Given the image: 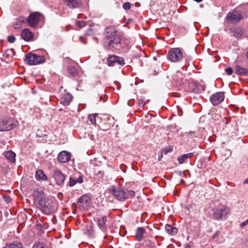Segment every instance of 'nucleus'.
<instances>
[{"mask_svg":"<svg viewBox=\"0 0 248 248\" xmlns=\"http://www.w3.org/2000/svg\"><path fill=\"white\" fill-rule=\"evenodd\" d=\"M32 196L34 202L42 212L48 215L53 212L54 202L51 199L46 197L43 190L39 188L34 190Z\"/></svg>","mask_w":248,"mask_h":248,"instance_id":"1","label":"nucleus"},{"mask_svg":"<svg viewBox=\"0 0 248 248\" xmlns=\"http://www.w3.org/2000/svg\"><path fill=\"white\" fill-rule=\"evenodd\" d=\"M120 45L121 38L116 29L112 26L107 28L104 46L109 50H113L120 47Z\"/></svg>","mask_w":248,"mask_h":248,"instance_id":"2","label":"nucleus"},{"mask_svg":"<svg viewBox=\"0 0 248 248\" xmlns=\"http://www.w3.org/2000/svg\"><path fill=\"white\" fill-rule=\"evenodd\" d=\"M110 193L118 201H124L134 196L135 192L132 190L125 189L124 188L112 186L110 188Z\"/></svg>","mask_w":248,"mask_h":248,"instance_id":"3","label":"nucleus"},{"mask_svg":"<svg viewBox=\"0 0 248 248\" xmlns=\"http://www.w3.org/2000/svg\"><path fill=\"white\" fill-rule=\"evenodd\" d=\"M25 61L29 65H36L44 62L45 59L43 56L29 53L26 55Z\"/></svg>","mask_w":248,"mask_h":248,"instance_id":"4","label":"nucleus"},{"mask_svg":"<svg viewBox=\"0 0 248 248\" xmlns=\"http://www.w3.org/2000/svg\"><path fill=\"white\" fill-rule=\"evenodd\" d=\"M42 17L43 16L40 13H32L28 17L27 23L30 27L36 28L38 27Z\"/></svg>","mask_w":248,"mask_h":248,"instance_id":"5","label":"nucleus"},{"mask_svg":"<svg viewBox=\"0 0 248 248\" xmlns=\"http://www.w3.org/2000/svg\"><path fill=\"white\" fill-rule=\"evenodd\" d=\"M13 119L4 117L0 119V131H10L14 128Z\"/></svg>","mask_w":248,"mask_h":248,"instance_id":"6","label":"nucleus"},{"mask_svg":"<svg viewBox=\"0 0 248 248\" xmlns=\"http://www.w3.org/2000/svg\"><path fill=\"white\" fill-rule=\"evenodd\" d=\"M183 57V53L179 48H173L168 52V58L172 62H177Z\"/></svg>","mask_w":248,"mask_h":248,"instance_id":"7","label":"nucleus"},{"mask_svg":"<svg viewBox=\"0 0 248 248\" xmlns=\"http://www.w3.org/2000/svg\"><path fill=\"white\" fill-rule=\"evenodd\" d=\"M225 98L224 93L217 92L213 94L210 97V101L213 106H217L221 103Z\"/></svg>","mask_w":248,"mask_h":248,"instance_id":"8","label":"nucleus"},{"mask_svg":"<svg viewBox=\"0 0 248 248\" xmlns=\"http://www.w3.org/2000/svg\"><path fill=\"white\" fill-rule=\"evenodd\" d=\"M53 177L56 181V184L59 186L63 184L65 177L62 172L58 169L54 170Z\"/></svg>","mask_w":248,"mask_h":248,"instance_id":"9","label":"nucleus"},{"mask_svg":"<svg viewBox=\"0 0 248 248\" xmlns=\"http://www.w3.org/2000/svg\"><path fill=\"white\" fill-rule=\"evenodd\" d=\"M64 4L70 9L80 8L82 5V0H62Z\"/></svg>","mask_w":248,"mask_h":248,"instance_id":"10","label":"nucleus"},{"mask_svg":"<svg viewBox=\"0 0 248 248\" xmlns=\"http://www.w3.org/2000/svg\"><path fill=\"white\" fill-rule=\"evenodd\" d=\"M229 212V209L226 207H223L220 209H217L213 214L214 218L217 219L222 218L223 217H225Z\"/></svg>","mask_w":248,"mask_h":248,"instance_id":"11","label":"nucleus"},{"mask_svg":"<svg viewBox=\"0 0 248 248\" xmlns=\"http://www.w3.org/2000/svg\"><path fill=\"white\" fill-rule=\"evenodd\" d=\"M107 63L108 66H113L116 63L120 65H124V61L123 58L121 57L111 56L108 59Z\"/></svg>","mask_w":248,"mask_h":248,"instance_id":"12","label":"nucleus"},{"mask_svg":"<svg viewBox=\"0 0 248 248\" xmlns=\"http://www.w3.org/2000/svg\"><path fill=\"white\" fill-rule=\"evenodd\" d=\"M91 201L90 197L86 195L82 196L78 199L79 206L83 209H87L90 206Z\"/></svg>","mask_w":248,"mask_h":248,"instance_id":"13","label":"nucleus"},{"mask_svg":"<svg viewBox=\"0 0 248 248\" xmlns=\"http://www.w3.org/2000/svg\"><path fill=\"white\" fill-rule=\"evenodd\" d=\"M228 22L231 23H236L242 19L241 15L238 13H230L227 16Z\"/></svg>","mask_w":248,"mask_h":248,"instance_id":"14","label":"nucleus"},{"mask_svg":"<svg viewBox=\"0 0 248 248\" xmlns=\"http://www.w3.org/2000/svg\"><path fill=\"white\" fill-rule=\"evenodd\" d=\"M71 157L70 153L67 151H63L60 152L58 156V160L61 163L68 162Z\"/></svg>","mask_w":248,"mask_h":248,"instance_id":"15","label":"nucleus"},{"mask_svg":"<svg viewBox=\"0 0 248 248\" xmlns=\"http://www.w3.org/2000/svg\"><path fill=\"white\" fill-rule=\"evenodd\" d=\"M22 38L26 41H30L34 37L33 33L29 29H24L21 33Z\"/></svg>","mask_w":248,"mask_h":248,"instance_id":"16","label":"nucleus"},{"mask_svg":"<svg viewBox=\"0 0 248 248\" xmlns=\"http://www.w3.org/2000/svg\"><path fill=\"white\" fill-rule=\"evenodd\" d=\"M73 98L72 95L69 93L63 94L61 99V103L64 106L68 105Z\"/></svg>","mask_w":248,"mask_h":248,"instance_id":"17","label":"nucleus"},{"mask_svg":"<svg viewBox=\"0 0 248 248\" xmlns=\"http://www.w3.org/2000/svg\"><path fill=\"white\" fill-rule=\"evenodd\" d=\"M202 85L197 81H191L189 84L190 90L195 93H200Z\"/></svg>","mask_w":248,"mask_h":248,"instance_id":"18","label":"nucleus"},{"mask_svg":"<svg viewBox=\"0 0 248 248\" xmlns=\"http://www.w3.org/2000/svg\"><path fill=\"white\" fill-rule=\"evenodd\" d=\"M106 221L107 217L105 216L98 218L97 225L99 228L104 232L107 229L106 226Z\"/></svg>","mask_w":248,"mask_h":248,"instance_id":"19","label":"nucleus"},{"mask_svg":"<svg viewBox=\"0 0 248 248\" xmlns=\"http://www.w3.org/2000/svg\"><path fill=\"white\" fill-rule=\"evenodd\" d=\"M145 233V230L143 227H138L136 231V237L138 241H141L143 238V235Z\"/></svg>","mask_w":248,"mask_h":248,"instance_id":"20","label":"nucleus"},{"mask_svg":"<svg viewBox=\"0 0 248 248\" xmlns=\"http://www.w3.org/2000/svg\"><path fill=\"white\" fill-rule=\"evenodd\" d=\"M235 73L240 76H248V69L245 68L240 65H236L235 67Z\"/></svg>","mask_w":248,"mask_h":248,"instance_id":"21","label":"nucleus"},{"mask_svg":"<svg viewBox=\"0 0 248 248\" xmlns=\"http://www.w3.org/2000/svg\"><path fill=\"white\" fill-rule=\"evenodd\" d=\"M35 178L37 180L39 181H46L47 180L46 175L41 170H36L35 173Z\"/></svg>","mask_w":248,"mask_h":248,"instance_id":"22","label":"nucleus"},{"mask_svg":"<svg viewBox=\"0 0 248 248\" xmlns=\"http://www.w3.org/2000/svg\"><path fill=\"white\" fill-rule=\"evenodd\" d=\"M165 230L168 234L173 235L177 233L178 230L176 227H172L171 225L167 224L165 226Z\"/></svg>","mask_w":248,"mask_h":248,"instance_id":"23","label":"nucleus"},{"mask_svg":"<svg viewBox=\"0 0 248 248\" xmlns=\"http://www.w3.org/2000/svg\"><path fill=\"white\" fill-rule=\"evenodd\" d=\"M16 154L12 151H7L5 153V157L11 162L16 161Z\"/></svg>","mask_w":248,"mask_h":248,"instance_id":"24","label":"nucleus"},{"mask_svg":"<svg viewBox=\"0 0 248 248\" xmlns=\"http://www.w3.org/2000/svg\"><path fill=\"white\" fill-rule=\"evenodd\" d=\"M192 153L184 154L178 157L177 160L180 164L184 163L186 159L192 156Z\"/></svg>","mask_w":248,"mask_h":248,"instance_id":"25","label":"nucleus"},{"mask_svg":"<svg viewBox=\"0 0 248 248\" xmlns=\"http://www.w3.org/2000/svg\"><path fill=\"white\" fill-rule=\"evenodd\" d=\"M3 248H23V246L20 242H14L7 244Z\"/></svg>","mask_w":248,"mask_h":248,"instance_id":"26","label":"nucleus"},{"mask_svg":"<svg viewBox=\"0 0 248 248\" xmlns=\"http://www.w3.org/2000/svg\"><path fill=\"white\" fill-rule=\"evenodd\" d=\"M219 235V232L217 231L216 232V233L213 235L212 237V239L215 240L218 243H222L225 241V239L222 236L218 237Z\"/></svg>","mask_w":248,"mask_h":248,"instance_id":"27","label":"nucleus"},{"mask_svg":"<svg viewBox=\"0 0 248 248\" xmlns=\"http://www.w3.org/2000/svg\"><path fill=\"white\" fill-rule=\"evenodd\" d=\"M243 34V31L241 28H236L233 31V35L237 38H240Z\"/></svg>","mask_w":248,"mask_h":248,"instance_id":"28","label":"nucleus"},{"mask_svg":"<svg viewBox=\"0 0 248 248\" xmlns=\"http://www.w3.org/2000/svg\"><path fill=\"white\" fill-rule=\"evenodd\" d=\"M97 115V113H93L88 116V119L92 124L95 125L96 124V117Z\"/></svg>","mask_w":248,"mask_h":248,"instance_id":"29","label":"nucleus"},{"mask_svg":"<svg viewBox=\"0 0 248 248\" xmlns=\"http://www.w3.org/2000/svg\"><path fill=\"white\" fill-rule=\"evenodd\" d=\"M32 248H48L47 246L43 242L35 243Z\"/></svg>","mask_w":248,"mask_h":248,"instance_id":"30","label":"nucleus"},{"mask_svg":"<svg viewBox=\"0 0 248 248\" xmlns=\"http://www.w3.org/2000/svg\"><path fill=\"white\" fill-rule=\"evenodd\" d=\"M68 71L70 75L71 76H75L77 74V70L74 66H69L68 68Z\"/></svg>","mask_w":248,"mask_h":248,"instance_id":"31","label":"nucleus"},{"mask_svg":"<svg viewBox=\"0 0 248 248\" xmlns=\"http://www.w3.org/2000/svg\"><path fill=\"white\" fill-rule=\"evenodd\" d=\"M76 184V181L74 179V178L73 177H70L69 178V180L68 182V185L72 187L74 186Z\"/></svg>","mask_w":248,"mask_h":248,"instance_id":"32","label":"nucleus"},{"mask_svg":"<svg viewBox=\"0 0 248 248\" xmlns=\"http://www.w3.org/2000/svg\"><path fill=\"white\" fill-rule=\"evenodd\" d=\"M131 7V4L129 2H125L123 4V8L125 10H129Z\"/></svg>","mask_w":248,"mask_h":248,"instance_id":"33","label":"nucleus"},{"mask_svg":"<svg viewBox=\"0 0 248 248\" xmlns=\"http://www.w3.org/2000/svg\"><path fill=\"white\" fill-rule=\"evenodd\" d=\"M77 25L79 29H81L86 26V22L83 21H77Z\"/></svg>","mask_w":248,"mask_h":248,"instance_id":"34","label":"nucleus"},{"mask_svg":"<svg viewBox=\"0 0 248 248\" xmlns=\"http://www.w3.org/2000/svg\"><path fill=\"white\" fill-rule=\"evenodd\" d=\"M74 178L76 181V184H77V183L81 184L83 181V178H82V176L81 174H79L77 178H76L75 177Z\"/></svg>","mask_w":248,"mask_h":248,"instance_id":"35","label":"nucleus"},{"mask_svg":"<svg viewBox=\"0 0 248 248\" xmlns=\"http://www.w3.org/2000/svg\"><path fill=\"white\" fill-rule=\"evenodd\" d=\"M172 148L171 147H168V148H166L164 149L163 150H162V154H163L164 155H166L168 153H170V152H172Z\"/></svg>","mask_w":248,"mask_h":248,"instance_id":"36","label":"nucleus"},{"mask_svg":"<svg viewBox=\"0 0 248 248\" xmlns=\"http://www.w3.org/2000/svg\"><path fill=\"white\" fill-rule=\"evenodd\" d=\"M8 41L10 43H13L16 40V38L14 36L10 35L8 37Z\"/></svg>","mask_w":248,"mask_h":248,"instance_id":"37","label":"nucleus"},{"mask_svg":"<svg viewBox=\"0 0 248 248\" xmlns=\"http://www.w3.org/2000/svg\"><path fill=\"white\" fill-rule=\"evenodd\" d=\"M17 20L21 23H25L26 22H27V18L21 16H19L18 18H17Z\"/></svg>","mask_w":248,"mask_h":248,"instance_id":"38","label":"nucleus"},{"mask_svg":"<svg viewBox=\"0 0 248 248\" xmlns=\"http://www.w3.org/2000/svg\"><path fill=\"white\" fill-rule=\"evenodd\" d=\"M225 71L228 75H231L233 72V70L231 67L226 68Z\"/></svg>","mask_w":248,"mask_h":248,"instance_id":"39","label":"nucleus"},{"mask_svg":"<svg viewBox=\"0 0 248 248\" xmlns=\"http://www.w3.org/2000/svg\"><path fill=\"white\" fill-rule=\"evenodd\" d=\"M138 105L139 106H142L143 107L144 106V104H143V101L142 100H139L138 101Z\"/></svg>","mask_w":248,"mask_h":248,"instance_id":"40","label":"nucleus"},{"mask_svg":"<svg viewBox=\"0 0 248 248\" xmlns=\"http://www.w3.org/2000/svg\"><path fill=\"white\" fill-rule=\"evenodd\" d=\"M248 223V222L247 221H245L244 222H243L241 224L240 226H245L246 225V224H247Z\"/></svg>","mask_w":248,"mask_h":248,"instance_id":"41","label":"nucleus"},{"mask_svg":"<svg viewBox=\"0 0 248 248\" xmlns=\"http://www.w3.org/2000/svg\"><path fill=\"white\" fill-rule=\"evenodd\" d=\"M14 27L15 29H18L19 27V26L17 23L14 24Z\"/></svg>","mask_w":248,"mask_h":248,"instance_id":"42","label":"nucleus"},{"mask_svg":"<svg viewBox=\"0 0 248 248\" xmlns=\"http://www.w3.org/2000/svg\"><path fill=\"white\" fill-rule=\"evenodd\" d=\"M244 184H248V178L244 181Z\"/></svg>","mask_w":248,"mask_h":248,"instance_id":"43","label":"nucleus"},{"mask_svg":"<svg viewBox=\"0 0 248 248\" xmlns=\"http://www.w3.org/2000/svg\"><path fill=\"white\" fill-rule=\"evenodd\" d=\"M205 89V85H202V91H204Z\"/></svg>","mask_w":248,"mask_h":248,"instance_id":"44","label":"nucleus"},{"mask_svg":"<svg viewBox=\"0 0 248 248\" xmlns=\"http://www.w3.org/2000/svg\"><path fill=\"white\" fill-rule=\"evenodd\" d=\"M194 0L196 2H200L202 1V0Z\"/></svg>","mask_w":248,"mask_h":248,"instance_id":"45","label":"nucleus"},{"mask_svg":"<svg viewBox=\"0 0 248 248\" xmlns=\"http://www.w3.org/2000/svg\"><path fill=\"white\" fill-rule=\"evenodd\" d=\"M162 154H162L161 155V156H159V159H158V160H160V158H162Z\"/></svg>","mask_w":248,"mask_h":248,"instance_id":"46","label":"nucleus"},{"mask_svg":"<svg viewBox=\"0 0 248 248\" xmlns=\"http://www.w3.org/2000/svg\"><path fill=\"white\" fill-rule=\"evenodd\" d=\"M189 247H189V245H187V246H186V248H189Z\"/></svg>","mask_w":248,"mask_h":248,"instance_id":"47","label":"nucleus"},{"mask_svg":"<svg viewBox=\"0 0 248 248\" xmlns=\"http://www.w3.org/2000/svg\"><path fill=\"white\" fill-rule=\"evenodd\" d=\"M178 74H179V75H181V73H180V72H178Z\"/></svg>","mask_w":248,"mask_h":248,"instance_id":"48","label":"nucleus"},{"mask_svg":"<svg viewBox=\"0 0 248 248\" xmlns=\"http://www.w3.org/2000/svg\"><path fill=\"white\" fill-rule=\"evenodd\" d=\"M154 60H156V58L155 57H154Z\"/></svg>","mask_w":248,"mask_h":248,"instance_id":"49","label":"nucleus"}]
</instances>
